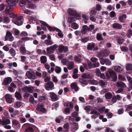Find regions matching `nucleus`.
<instances>
[{
	"instance_id": "f257e3e1",
	"label": "nucleus",
	"mask_w": 132,
	"mask_h": 132,
	"mask_svg": "<svg viewBox=\"0 0 132 132\" xmlns=\"http://www.w3.org/2000/svg\"><path fill=\"white\" fill-rule=\"evenodd\" d=\"M106 76L108 79L111 78L112 81L115 82L117 80V77L116 72L111 69H109L106 73Z\"/></svg>"
},
{
	"instance_id": "f03ea898",
	"label": "nucleus",
	"mask_w": 132,
	"mask_h": 132,
	"mask_svg": "<svg viewBox=\"0 0 132 132\" xmlns=\"http://www.w3.org/2000/svg\"><path fill=\"white\" fill-rule=\"evenodd\" d=\"M7 4L5 5V12L6 14H10L11 17L15 18L16 16V14L13 13H11L10 12L13 9V6L12 4H9L7 3Z\"/></svg>"
},
{
	"instance_id": "7ed1b4c3",
	"label": "nucleus",
	"mask_w": 132,
	"mask_h": 132,
	"mask_svg": "<svg viewBox=\"0 0 132 132\" xmlns=\"http://www.w3.org/2000/svg\"><path fill=\"white\" fill-rule=\"evenodd\" d=\"M26 76H27L28 78L29 79H35L37 78L36 76L35 75L34 71L33 70L31 71V72L28 71H26Z\"/></svg>"
},
{
	"instance_id": "20e7f679",
	"label": "nucleus",
	"mask_w": 132,
	"mask_h": 132,
	"mask_svg": "<svg viewBox=\"0 0 132 132\" xmlns=\"http://www.w3.org/2000/svg\"><path fill=\"white\" fill-rule=\"evenodd\" d=\"M5 41L9 40L11 42L13 41L14 40V38L12 36V33L9 31H7L5 37Z\"/></svg>"
},
{
	"instance_id": "39448f33",
	"label": "nucleus",
	"mask_w": 132,
	"mask_h": 132,
	"mask_svg": "<svg viewBox=\"0 0 132 132\" xmlns=\"http://www.w3.org/2000/svg\"><path fill=\"white\" fill-rule=\"evenodd\" d=\"M23 18L22 16H20L14 19L13 20V22L15 24L20 26L23 24V22L21 21Z\"/></svg>"
},
{
	"instance_id": "423d86ee",
	"label": "nucleus",
	"mask_w": 132,
	"mask_h": 132,
	"mask_svg": "<svg viewBox=\"0 0 132 132\" xmlns=\"http://www.w3.org/2000/svg\"><path fill=\"white\" fill-rule=\"evenodd\" d=\"M32 125L29 123H26L24 124L23 126L26 127L25 132H34V130L33 128L30 127Z\"/></svg>"
},
{
	"instance_id": "0eeeda50",
	"label": "nucleus",
	"mask_w": 132,
	"mask_h": 132,
	"mask_svg": "<svg viewBox=\"0 0 132 132\" xmlns=\"http://www.w3.org/2000/svg\"><path fill=\"white\" fill-rule=\"evenodd\" d=\"M34 88L32 86L29 87L26 86L22 89V90L23 92H25L27 91L30 93H32L34 91Z\"/></svg>"
},
{
	"instance_id": "6e6552de",
	"label": "nucleus",
	"mask_w": 132,
	"mask_h": 132,
	"mask_svg": "<svg viewBox=\"0 0 132 132\" xmlns=\"http://www.w3.org/2000/svg\"><path fill=\"white\" fill-rule=\"evenodd\" d=\"M6 101L7 103H11L13 101L12 96L9 94H7L5 95Z\"/></svg>"
},
{
	"instance_id": "1a4fd4ad",
	"label": "nucleus",
	"mask_w": 132,
	"mask_h": 132,
	"mask_svg": "<svg viewBox=\"0 0 132 132\" xmlns=\"http://www.w3.org/2000/svg\"><path fill=\"white\" fill-rule=\"evenodd\" d=\"M43 105H38L36 108V110L43 113H45L46 112V109L44 107Z\"/></svg>"
},
{
	"instance_id": "9d476101",
	"label": "nucleus",
	"mask_w": 132,
	"mask_h": 132,
	"mask_svg": "<svg viewBox=\"0 0 132 132\" xmlns=\"http://www.w3.org/2000/svg\"><path fill=\"white\" fill-rule=\"evenodd\" d=\"M68 50V47L60 45L59 46V51L60 52L65 53Z\"/></svg>"
},
{
	"instance_id": "9b49d317",
	"label": "nucleus",
	"mask_w": 132,
	"mask_h": 132,
	"mask_svg": "<svg viewBox=\"0 0 132 132\" xmlns=\"http://www.w3.org/2000/svg\"><path fill=\"white\" fill-rule=\"evenodd\" d=\"M12 81V78L10 77H8L4 79L3 80V84L4 85H7L9 84Z\"/></svg>"
},
{
	"instance_id": "f8f14e48",
	"label": "nucleus",
	"mask_w": 132,
	"mask_h": 132,
	"mask_svg": "<svg viewBox=\"0 0 132 132\" xmlns=\"http://www.w3.org/2000/svg\"><path fill=\"white\" fill-rule=\"evenodd\" d=\"M81 30L82 32V34L84 35H85L87 33V31H89V27L86 25H83L82 27V28Z\"/></svg>"
},
{
	"instance_id": "ddd939ff",
	"label": "nucleus",
	"mask_w": 132,
	"mask_h": 132,
	"mask_svg": "<svg viewBox=\"0 0 132 132\" xmlns=\"http://www.w3.org/2000/svg\"><path fill=\"white\" fill-rule=\"evenodd\" d=\"M50 96L52 101H57L58 99L56 95L53 93H51Z\"/></svg>"
},
{
	"instance_id": "4468645a",
	"label": "nucleus",
	"mask_w": 132,
	"mask_h": 132,
	"mask_svg": "<svg viewBox=\"0 0 132 132\" xmlns=\"http://www.w3.org/2000/svg\"><path fill=\"white\" fill-rule=\"evenodd\" d=\"M113 28L117 29H120L122 27L121 24L117 23H115L112 25Z\"/></svg>"
},
{
	"instance_id": "2eb2a0df",
	"label": "nucleus",
	"mask_w": 132,
	"mask_h": 132,
	"mask_svg": "<svg viewBox=\"0 0 132 132\" xmlns=\"http://www.w3.org/2000/svg\"><path fill=\"white\" fill-rule=\"evenodd\" d=\"M46 26L47 27L48 30L50 31H54L56 30V28H57L54 27H52L50 26L46 23H44Z\"/></svg>"
},
{
	"instance_id": "dca6fc26",
	"label": "nucleus",
	"mask_w": 132,
	"mask_h": 132,
	"mask_svg": "<svg viewBox=\"0 0 132 132\" xmlns=\"http://www.w3.org/2000/svg\"><path fill=\"white\" fill-rule=\"evenodd\" d=\"M68 13L72 16H74V15L76 13V11L73 9L72 8H69L67 11Z\"/></svg>"
},
{
	"instance_id": "f3484780",
	"label": "nucleus",
	"mask_w": 132,
	"mask_h": 132,
	"mask_svg": "<svg viewBox=\"0 0 132 132\" xmlns=\"http://www.w3.org/2000/svg\"><path fill=\"white\" fill-rule=\"evenodd\" d=\"M70 87L72 89H74L76 92L77 91L79 90V87L77 86L76 84L75 83H72L70 85Z\"/></svg>"
},
{
	"instance_id": "a211bd4d",
	"label": "nucleus",
	"mask_w": 132,
	"mask_h": 132,
	"mask_svg": "<svg viewBox=\"0 0 132 132\" xmlns=\"http://www.w3.org/2000/svg\"><path fill=\"white\" fill-rule=\"evenodd\" d=\"M68 69L71 70L73 69L75 66L74 63L72 61H70L69 62L67 65Z\"/></svg>"
},
{
	"instance_id": "6ab92c4d",
	"label": "nucleus",
	"mask_w": 132,
	"mask_h": 132,
	"mask_svg": "<svg viewBox=\"0 0 132 132\" xmlns=\"http://www.w3.org/2000/svg\"><path fill=\"white\" fill-rule=\"evenodd\" d=\"M95 44L94 43H89L87 45V48L89 50H92L93 49L94 47Z\"/></svg>"
},
{
	"instance_id": "aec40b11",
	"label": "nucleus",
	"mask_w": 132,
	"mask_h": 132,
	"mask_svg": "<svg viewBox=\"0 0 132 132\" xmlns=\"http://www.w3.org/2000/svg\"><path fill=\"white\" fill-rule=\"evenodd\" d=\"M15 97L19 101H21L22 97L21 94L18 92H16L15 93Z\"/></svg>"
},
{
	"instance_id": "412c9836",
	"label": "nucleus",
	"mask_w": 132,
	"mask_h": 132,
	"mask_svg": "<svg viewBox=\"0 0 132 132\" xmlns=\"http://www.w3.org/2000/svg\"><path fill=\"white\" fill-rule=\"evenodd\" d=\"M10 121L9 119L7 118H5L2 119V125H5L9 124L10 123Z\"/></svg>"
},
{
	"instance_id": "4be33fe9",
	"label": "nucleus",
	"mask_w": 132,
	"mask_h": 132,
	"mask_svg": "<svg viewBox=\"0 0 132 132\" xmlns=\"http://www.w3.org/2000/svg\"><path fill=\"white\" fill-rule=\"evenodd\" d=\"M45 86L46 88H52L54 86V84L52 82L49 81L46 84Z\"/></svg>"
},
{
	"instance_id": "5701e85b",
	"label": "nucleus",
	"mask_w": 132,
	"mask_h": 132,
	"mask_svg": "<svg viewBox=\"0 0 132 132\" xmlns=\"http://www.w3.org/2000/svg\"><path fill=\"white\" fill-rule=\"evenodd\" d=\"M96 38L99 41L104 40L101 34L99 33H97L96 34Z\"/></svg>"
},
{
	"instance_id": "b1692460",
	"label": "nucleus",
	"mask_w": 132,
	"mask_h": 132,
	"mask_svg": "<svg viewBox=\"0 0 132 132\" xmlns=\"http://www.w3.org/2000/svg\"><path fill=\"white\" fill-rule=\"evenodd\" d=\"M55 31L58 32V33L57 34V35L60 38H62L63 37V35L60 29L57 28H56Z\"/></svg>"
},
{
	"instance_id": "393cba45",
	"label": "nucleus",
	"mask_w": 132,
	"mask_h": 132,
	"mask_svg": "<svg viewBox=\"0 0 132 132\" xmlns=\"http://www.w3.org/2000/svg\"><path fill=\"white\" fill-rule=\"evenodd\" d=\"M44 43L46 45H51L53 44L52 40L49 39L45 40Z\"/></svg>"
},
{
	"instance_id": "a878e982",
	"label": "nucleus",
	"mask_w": 132,
	"mask_h": 132,
	"mask_svg": "<svg viewBox=\"0 0 132 132\" xmlns=\"http://www.w3.org/2000/svg\"><path fill=\"white\" fill-rule=\"evenodd\" d=\"M40 60L41 63L45 64L47 61L46 57L45 56H42L40 57Z\"/></svg>"
},
{
	"instance_id": "bb28decb",
	"label": "nucleus",
	"mask_w": 132,
	"mask_h": 132,
	"mask_svg": "<svg viewBox=\"0 0 132 132\" xmlns=\"http://www.w3.org/2000/svg\"><path fill=\"white\" fill-rule=\"evenodd\" d=\"M59 101L55 103L52 105V109L53 110L55 109L56 110V109L59 107Z\"/></svg>"
},
{
	"instance_id": "cd10ccee",
	"label": "nucleus",
	"mask_w": 132,
	"mask_h": 132,
	"mask_svg": "<svg viewBox=\"0 0 132 132\" xmlns=\"http://www.w3.org/2000/svg\"><path fill=\"white\" fill-rule=\"evenodd\" d=\"M39 22L40 23H41L42 24V25L41 26V27L42 28V29L44 30V31H46L47 30V28L46 27V26L44 24H44V23H46L44 21H43L40 20L39 21Z\"/></svg>"
},
{
	"instance_id": "c85d7f7f",
	"label": "nucleus",
	"mask_w": 132,
	"mask_h": 132,
	"mask_svg": "<svg viewBox=\"0 0 132 132\" xmlns=\"http://www.w3.org/2000/svg\"><path fill=\"white\" fill-rule=\"evenodd\" d=\"M79 80L80 83L81 84H83L85 85H87L88 84V82L86 80L82 78H80L79 79Z\"/></svg>"
},
{
	"instance_id": "c756f323",
	"label": "nucleus",
	"mask_w": 132,
	"mask_h": 132,
	"mask_svg": "<svg viewBox=\"0 0 132 132\" xmlns=\"http://www.w3.org/2000/svg\"><path fill=\"white\" fill-rule=\"evenodd\" d=\"M117 86L119 87H126V85L122 81L120 82H118L117 83Z\"/></svg>"
},
{
	"instance_id": "7c9ffc66",
	"label": "nucleus",
	"mask_w": 132,
	"mask_h": 132,
	"mask_svg": "<svg viewBox=\"0 0 132 132\" xmlns=\"http://www.w3.org/2000/svg\"><path fill=\"white\" fill-rule=\"evenodd\" d=\"M9 52L13 56H14L16 54V52L14 49L12 48L9 50Z\"/></svg>"
},
{
	"instance_id": "2f4dec72",
	"label": "nucleus",
	"mask_w": 132,
	"mask_h": 132,
	"mask_svg": "<svg viewBox=\"0 0 132 132\" xmlns=\"http://www.w3.org/2000/svg\"><path fill=\"white\" fill-rule=\"evenodd\" d=\"M114 70L116 71L119 72H121L122 71V69L120 66H116L114 68Z\"/></svg>"
},
{
	"instance_id": "473e14b6",
	"label": "nucleus",
	"mask_w": 132,
	"mask_h": 132,
	"mask_svg": "<svg viewBox=\"0 0 132 132\" xmlns=\"http://www.w3.org/2000/svg\"><path fill=\"white\" fill-rule=\"evenodd\" d=\"M19 50L22 54H25L26 52V49L25 47L23 46H21Z\"/></svg>"
},
{
	"instance_id": "72a5a7b5",
	"label": "nucleus",
	"mask_w": 132,
	"mask_h": 132,
	"mask_svg": "<svg viewBox=\"0 0 132 132\" xmlns=\"http://www.w3.org/2000/svg\"><path fill=\"white\" fill-rule=\"evenodd\" d=\"M71 27L74 29H76L78 28L79 26L76 23L73 22L72 23Z\"/></svg>"
},
{
	"instance_id": "f704fd0d",
	"label": "nucleus",
	"mask_w": 132,
	"mask_h": 132,
	"mask_svg": "<svg viewBox=\"0 0 132 132\" xmlns=\"http://www.w3.org/2000/svg\"><path fill=\"white\" fill-rule=\"evenodd\" d=\"M105 96L106 98L110 99L112 97V95L111 93L108 92L105 94Z\"/></svg>"
},
{
	"instance_id": "c9c22d12",
	"label": "nucleus",
	"mask_w": 132,
	"mask_h": 132,
	"mask_svg": "<svg viewBox=\"0 0 132 132\" xmlns=\"http://www.w3.org/2000/svg\"><path fill=\"white\" fill-rule=\"evenodd\" d=\"M75 125L73 128H72L71 131L72 132H75L78 128V125L77 123H75Z\"/></svg>"
},
{
	"instance_id": "e433bc0d",
	"label": "nucleus",
	"mask_w": 132,
	"mask_h": 132,
	"mask_svg": "<svg viewBox=\"0 0 132 132\" xmlns=\"http://www.w3.org/2000/svg\"><path fill=\"white\" fill-rule=\"evenodd\" d=\"M58 47V45L56 44L54 45L53 46H50L49 47L53 51H55Z\"/></svg>"
},
{
	"instance_id": "4c0bfd02",
	"label": "nucleus",
	"mask_w": 132,
	"mask_h": 132,
	"mask_svg": "<svg viewBox=\"0 0 132 132\" xmlns=\"http://www.w3.org/2000/svg\"><path fill=\"white\" fill-rule=\"evenodd\" d=\"M117 43H118L119 45H121L123 43L124 40L123 39L119 37L117 39Z\"/></svg>"
},
{
	"instance_id": "58836bf2",
	"label": "nucleus",
	"mask_w": 132,
	"mask_h": 132,
	"mask_svg": "<svg viewBox=\"0 0 132 132\" xmlns=\"http://www.w3.org/2000/svg\"><path fill=\"white\" fill-rule=\"evenodd\" d=\"M132 35V30L131 29L128 30L127 31V36L129 38H130Z\"/></svg>"
},
{
	"instance_id": "ea45409f",
	"label": "nucleus",
	"mask_w": 132,
	"mask_h": 132,
	"mask_svg": "<svg viewBox=\"0 0 132 132\" xmlns=\"http://www.w3.org/2000/svg\"><path fill=\"white\" fill-rule=\"evenodd\" d=\"M75 34L77 36L79 35L80 36H81L83 35V34H82V30H81V31H76L75 32Z\"/></svg>"
},
{
	"instance_id": "a19ab883",
	"label": "nucleus",
	"mask_w": 132,
	"mask_h": 132,
	"mask_svg": "<svg viewBox=\"0 0 132 132\" xmlns=\"http://www.w3.org/2000/svg\"><path fill=\"white\" fill-rule=\"evenodd\" d=\"M55 71L56 73H59L61 71V69L60 67L56 66L55 69Z\"/></svg>"
},
{
	"instance_id": "79ce46f5",
	"label": "nucleus",
	"mask_w": 132,
	"mask_h": 132,
	"mask_svg": "<svg viewBox=\"0 0 132 132\" xmlns=\"http://www.w3.org/2000/svg\"><path fill=\"white\" fill-rule=\"evenodd\" d=\"M89 40V38L87 37H85L81 39L80 40L82 42L85 43L87 42Z\"/></svg>"
},
{
	"instance_id": "37998d69",
	"label": "nucleus",
	"mask_w": 132,
	"mask_h": 132,
	"mask_svg": "<svg viewBox=\"0 0 132 132\" xmlns=\"http://www.w3.org/2000/svg\"><path fill=\"white\" fill-rule=\"evenodd\" d=\"M126 69L128 71L132 70V64H128L126 66Z\"/></svg>"
},
{
	"instance_id": "c03bdc74",
	"label": "nucleus",
	"mask_w": 132,
	"mask_h": 132,
	"mask_svg": "<svg viewBox=\"0 0 132 132\" xmlns=\"http://www.w3.org/2000/svg\"><path fill=\"white\" fill-rule=\"evenodd\" d=\"M92 108L90 105L86 106L84 108V109L87 111L92 110Z\"/></svg>"
},
{
	"instance_id": "a18cd8bd",
	"label": "nucleus",
	"mask_w": 132,
	"mask_h": 132,
	"mask_svg": "<svg viewBox=\"0 0 132 132\" xmlns=\"http://www.w3.org/2000/svg\"><path fill=\"white\" fill-rule=\"evenodd\" d=\"M26 3V0H21L19 2V5L22 7L24 5H25Z\"/></svg>"
},
{
	"instance_id": "49530a36",
	"label": "nucleus",
	"mask_w": 132,
	"mask_h": 132,
	"mask_svg": "<svg viewBox=\"0 0 132 132\" xmlns=\"http://www.w3.org/2000/svg\"><path fill=\"white\" fill-rule=\"evenodd\" d=\"M75 19L72 16L69 17L68 18V22L71 23L75 21Z\"/></svg>"
},
{
	"instance_id": "de8ad7c7",
	"label": "nucleus",
	"mask_w": 132,
	"mask_h": 132,
	"mask_svg": "<svg viewBox=\"0 0 132 132\" xmlns=\"http://www.w3.org/2000/svg\"><path fill=\"white\" fill-rule=\"evenodd\" d=\"M46 50L47 52V54H50L54 53V52L51 50V48H50L49 47H47L46 48Z\"/></svg>"
},
{
	"instance_id": "09e8293b",
	"label": "nucleus",
	"mask_w": 132,
	"mask_h": 132,
	"mask_svg": "<svg viewBox=\"0 0 132 132\" xmlns=\"http://www.w3.org/2000/svg\"><path fill=\"white\" fill-rule=\"evenodd\" d=\"M29 102L31 104H33L34 102V99L32 96H31L29 97Z\"/></svg>"
},
{
	"instance_id": "8fccbe9b",
	"label": "nucleus",
	"mask_w": 132,
	"mask_h": 132,
	"mask_svg": "<svg viewBox=\"0 0 132 132\" xmlns=\"http://www.w3.org/2000/svg\"><path fill=\"white\" fill-rule=\"evenodd\" d=\"M22 102L20 101H17L15 103L16 107L19 108L22 105Z\"/></svg>"
},
{
	"instance_id": "3c124183",
	"label": "nucleus",
	"mask_w": 132,
	"mask_h": 132,
	"mask_svg": "<svg viewBox=\"0 0 132 132\" xmlns=\"http://www.w3.org/2000/svg\"><path fill=\"white\" fill-rule=\"evenodd\" d=\"M110 15L111 18L114 17L116 15L115 12L114 11H112L110 13Z\"/></svg>"
},
{
	"instance_id": "603ef678",
	"label": "nucleus",
	"mask_w": 132,
	"mask_h": 132,
	"mask_svg": "<svg viewBox=\"0 0 132 132\" xmlns=\"http://www.w3.org/2000/svg\"><path fill=\"white\" fill-rule=\"evenodd\" d=\"M88 66L89 69H90L93 67V64H92L91 62L89 60L87 61V62Z\"/></svg>"
},
{
	"instance_id": "864d4df0",
	"label": "nucleus",
	"mask_w": 132,
	"mask_h": 132,
	"mask_svg": "<svg viewBox=\"0 0 132 132\" xmlns=\"http://www.w3.org/2000/svg\"><path fill=\"white\" fill-rule=\"evenodd\" d=\"M105 109V107L103 106L100 108L98 109V110L99 112L102 113L103 112Z\"/></svg>"
},
{
	"instance_id": "5fc2aeb1",
	"label": "nucleus",
	"mask_w": 132,
	"mask_h": 132,
	"mask_svg": "<svg viewBox=\"0 0 132 132\" xmlns=\"http://www.w3.org/2000/svg\"><path fill=\"white\" fill-rule=\"evenodd\" d=\"M64 128L65 129L67 130H69V125L68 123H66L63 126Z\"/></svg>"
},
{
	"instance_id": "6e6d98bb",
	"label": "nucleus",
	"mask_w": 132,
	"mask_h": 132,
	"mask_svg": "<svg viewBox=\"0 0 132 132\" xmlns=\"http://www.w3.org/2000/svg\"><path fill=\"white\" fill-rule=\"evenodd\" d=\"M74 60L76 62H80L81 59L80 58H79L77 56H76L74 57Z\"/></svg>"
},
{
	"instance_id": "4d7b16f0",
	"label": "nucleus",
	"mask_w": 132,
	"mask_h": 132,
	"mask_svg": "<svg viewBox=\"0 0 132 132\" xmlns=\"http://www.w3.org/2000/svg\"><path fill=\"white\" fill-rule=\"evenodd\" d=\"M97 12L95 8H93L90 12V13L93 15H95L96 14Z\"/></svg>"
},
{
	"instance_id": "13d9d810",
	"label": "nucleus",
	"mask_w": 132,
	"mask_h": 132,
	"mask_svg": "<svg viewBox=\"0 0 132 132\" xmlns=\"http://www.w3.org/2000/svg\"><path fill=\"white\" fill-rule=\"evenodd\" d=\"M99 84H100V85L102 87H103L105 86V82L103 81L102 80H101L99 82Z\"/></svg>"
},
{
	"instance_id": "bf43d9fd",
	"label": "nucleus",
	"mask_w": 132,
	"mask_h": 132,
	"mask_svg": "<svg viewBox=\"0 0 132 132\" xmlns=\"http://www.w3.org/2000/svg\"><path fill=\"white\" fill-rule=\"evenodd\" d=\"M68 61L65 59H62L61 62L63 65H66Z\"/></svg>"
},
{
	"instance_id": "052dcab7",
	"label": "nucleus",
	"mask_w": 132,
	"mask_h": 132,
	"mask_svg": "<svg viewBox=\"0 0 132 132\" xmlns=\"http://www.w3.org/2000/svg\"><path fill=\"white\" fill-rule=\"evenodd\" d=\"M4 21L5 23H8L10 21V19L8 17L5 16L4 18Z\"/></svg>"
},
{
	"instance_id": "680f3d73",
	"label": "nucleus",
	"mask_w": 132,
	"mask_h": 132,
	"mask_svg": "<svg viewBox=\"0 0 132 132\" xmlns=\"http://www.w3.org/2000/svg\"><path fill=\"white\" fill-rule=\"evenodd\" d=\"M118 79L120 80L124 81L126 79L122 75H120L118 76Z\"/></svg>"
},
{
	"instance_id": "e2e57ef3",
	"label": "nucleus",
	"mask_w": 132,
	"mask_h": 132,
	"mask_svg": "<svg viewBox=\"0 0 132 132\" xmlns=\"http://www.w3.org/2000/svg\"><path fill=\"white\" fill-rule=\"evenodd\" d=\"M5 7V6L4 4H2L0 5V11H3Z\"/></svg>"
},
{
	"instance_id": "0e129e2a",
	"label": "nucleus",
	"mask_w": 132,
	"mask_h": 132,
	"mask_svg": "<svg viewBox=\"0 0 132 132\" xmlns=\"http://www.w3.org/2000/svg\"><path fill=\"white\" fill-rule=\"evenodd\" d=\"M124 111L123 108H121L119 109L118 111V114H123L124 112Z\"/></svg>"
},
{
	"instance_id": "69168bd1",
	"label": "nucleus",
	"mask_w": 132,
	"mask_h": 132,
	"mask_svg": "<svg viewBox=\"0 0 132 132\" xmlns=\"http://www.w3.org/2000/svg\"><path fill=\"white\" fill-rule=\"evenodd\" d=\"M50 58L52 61H54L55 60V57L54 54L50 55Z\"/></svg>"
},
{
	"instance_id": "338daca9",
	"label": "nucleus",
	"mask_w": 132,
	"mask_h": 132,
	"mask_svg": "<svg viewBox=\"0 0 132 132\" xmlns=\"http://www.w3.org/2000/svg\"><path fill=\"white\" fill-rule=\"evenodd\" d=\"M96 9H95L96 10L98 11H100L101 8V5L99 4L96 5Z\"/></svg>"
},
{
	"instance_id": "774afa93",
	"label": "nucleus",
	"mask_w": 132,
	"mask_h": 132,
	"mask_svg": "<svg viewBox=\"0 0 132 132\" xmlns=\"http://www.w3.org/2000/svg\"><path fill=\"white\" fill-rule=\"evenodd\" d=\"M90 60L93 62H96L97 61L98 59L96 58L93 57L90 59Z\"/></svg>"
}]
</instances>
